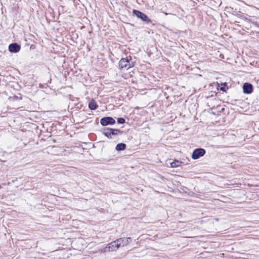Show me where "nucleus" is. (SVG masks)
Segmentation results:
<instances>
[{
    "mask_svg": "<svg viewBox=\"0 0 259 259\" xmlns=\"http://www.w3.org/2000/svg\"><path fill=\"white\" fill-rule=\"evenodd\" d=\"M102 133L108 138L112 139L114 136L122 134L123 131L118 129L107 127L104 128Z\"/></svg>",
    "mask_w": 259,
    "mask_h": 259,
    "instance_id": "obj_1",
    "label": "nucleus"
},
{
    "mask_svg": "<svg viewBox=\"0 0 259 259\" xmlns=\"http://www.w3.org/2000/svg\"><path fill=\"white\" fill-rule=\"evenodd\" d=\"M134 66L133 62L131 61V58L128 59L127 57L122 58L119 62V67L120 69L123 68H130Z\"/></svg>",
    "mask_w": 259,
    "mask_h": 259,
    "instance_id": "obj_2",
    "label": "nucleus"
},
{
    "mask_svg": "<svg viewBox=\"0 0 259 259\" xmlns=\"http://www.w3.org/2000/svg\"><path fill=\"white\" fill-rule=\"evenodd\" d=\"M206 151L202 148L195 149L192 154L191 157L194 160H196L205 155Z\"/></svg>",
    "mask_w": 259,
    "mask_h": 259,
    "instance_id": "obj_3",
    "label": "nucleus"
},
{
    "mask_svg": "<svg viewBox=\"0 0 259 259\" xmlns=\"http://www.w3.org/2000/svg\"><path fill=\"white\" fill-rule=\"evenodd\" d=\"M133 13L134 15H135L138 18L140 19L143 22H145L148 23L151 22V19H149L146 14L139 10H133Z\"/></svg>",
    "mask_w": 259,
    "mask_h": 259,
    "instance_id": "obj_4",
    "label": "nucleus"
},
{
    "mask_svg": "<svg viewBox=\"0 0 259 259\" xmlns=\"http://www.w3.org/2000/svg\"><path fill=\"white\" fill-rule=\"evenodd\" d=\"M100 123L102 126L113 125L115 123V120L112 117L106 116L101 119Z\"/></svg>",
    "mask_w": 259,
    "mask_h": 259,
    "instance_id": "obj_5",
    "label": "nucleus"
},
{
    "mask_svg": "<svg viewBox=\"0 0 259 259\" xmlns=\"http://www.w3.org/2000/svg\"><path fill=\"white\" fill-rule=\"evenodd\" d=\"M21 46L17 43H12L9 46V50L11 53H16L19 52Z\"/></svg>",
    "mask_w": 259,
    "mask_h": 259,
    "instance_id": "obj_6",
    "label": "nucleus"
},
{
    "mask_svg": "<svg viewBox=\"0 0 259 259\" xmlns=\"http://www.w3.org/2000/svg\"><path fill=\"white\" fill-rule=\"evenodd\" d=\"M253 85L249 83H244L243 85V93L246 94H250L253 92Z\"/></svg>",
    "mask_w": 259,
    "mask_h": 259,
    "instance_id": "obj_7",
    "label": "nucleus"
},
{
    "mask_svg": "<svg viewBox=\"0 0 259 259\" xmlns=\"http://www.w3.org/2000/svg\"><path fill=\"white\" fill-rule=\"evenodd\" d=\"M117 239L121 240V242H119L121 246H126L130 242L132 241V238L131 237L120 238H119V239Z\"/></svg>",
    "mask_w": 259,
    "mask_h": 259,
    "instance_id": "obj_8",
    "label": "nucleus"
},
{
    "mask_svg": "<svg viewBox=\"0 0 259 259\" xmlns=\"http://www.w3.org/2000/svg\"><path fill=\"white\" fill-rule=\"evenodd\" d=\"M126 144L124 143H119L115 147V149L118 151H123L126 149Z\"/></svg>",
    "mask_w": 259,
    "mask_h": 259,
    "instance_id": "obj_9",
    "label": "nucleus"
},
{
    "mask_svg": "<svg viewBox=\"0 0 259 259\" xmlns=\"http://www.w3.org/2000/svg\"><path fill=\"white\" fill-rule=\"evenodd\" d=\"M98 105L95 100H92L89 104V108L92 110H96Z\"/></svg>",
    "mask_w": 259,
    "mask_h": 259,
    "instance_id": "obj_10",
    "label": "nucleus"
},
{
    "mask_svg": "<svg viewBox=\"0 0 259 259\" xmlns=\"http://www.w3.org/2000/svg\"><path fill=\"white\" fill-rule=\"evenodd\" d=\"M235 16L246 21L251 22V20L247 18L244 14H242L240 11H239L238 13H237L236 14H235Z\"/></svg>",
    "mask_w": 259,
    "mask_h": 259,
    "instance_id": "obj_11",
    "label": "nucleus"
},
{
    "mask_svg": "<svg viewBox=\"0 0 259 259\" xmlns=\"http://www.w3.org/2000/svg\"><path fill=\"white\" fill-rule=\"evenodd\" d=\"M120 242H121L120 240L116 239V240L111 242V243L113 244V246L114 247V248L116 249H117L121 246L119 243Z\"/></svg>",
    "mask_w": 259,
    "mask_h": 259,
    "instance_id": "obj_12",
    "label": "nucleus"
},
{
    "mask_svg": "<svg viewBox=\"0 0 259 259\" xmlns=\"http://www.w3.org/2000/svg\"><path fill=\"white\" fill-rule=\"evenodd\" d=\"M182 163V162L179 161V160H174L173 162L170 163L171 167H177L179 166Z\"/></svg>",
    "mask_w": 259,
    "mask_h": 259,
    "instance_id": "obj_13",
    "label": "nucleus"
},
{
    "mask_svg": "<svg viewBox=\"0 0 259 259\" xmlns=\"http://www.w3.org/2000/svg\"><path fill=\"white\" fill-rule=\"evenodd\" d=\"M105 249L106 250H108L109 251H112L116 250L113 246V244L111 243V242L108 244L107 247L105 248Z\"/></svg>",
    "mask_w": 259,
    "mask_h": 259,
    "instance_id": "obj_14",
    "label": "nucleus"
},
{
    "mask_svg": "<svg viewBox=\"0 0 259 259\" xmlns=\"http://www.w3.org/2000/svg\"><path fill=\"white\" fill-rule=\"evenodd\" d=\"M228 89V87L226 83H224L221 84V87H220V90L223 92H226Z\"/></svg>",
    "mask_w": 259,
    "mask_h": 259,
    "instance_id": "obj_15",
    "label": "nucleus"
},
{
    "mask_svg": "<svg viewBox=\"0 0 259 259\" xmlns=\"http://www.w3.org/2000/svg\"><path fill=\"white\" fill-rule=\"evenodd\" d=\"M125 120L122 117H119L117 118V122L119 124H123L125 123Z\"/></svg>",
    "mask_w": 259,
    "mask_h": 259,
    "instance_id": "obj_16",
    "label": "nucleus"
},
{
    "mask_svg": "<svg viewBox=\"0 0 259 259\" xmlns=\"http://www.w3.org/2000/svg\"><path fill=\"white\" fill-rule=\"evenodd\" d=\"M254 24H255V26H256L257 27H258L259 28V24L256 22H255Z\"/></svg>",
    "mask_w": 259,
    "mask_h": 259,
    "instance_id": "obj_17",
    "label": "nucleus"
},
{
    "mask_svg": "<svg viewBox=\"0 0 259 259\" xmlns=\"http://www.w3.org/2000/svg\"><path fill=\"white\" fill-rule=\"evenodd\" d=\"M237 13H238V12H237L236 11H234L233 12V14L235 15V14H236Z\"/></svg>",
    "mask_w": 259,
    "mask_h": 259,
    "instance_id": "obj_18",
    "label": "nucleus"
},
{
    "mask_svg": "<svg viewBox=\"0 0 259 259\" xmlns=\"http://www.w3.org/2000/svg\"><path fill=\"white\" fill-rule=\"evenodd\" d=\"M14 98L15 99H18V96H15L14 97Z\"/></svg>",
    "mask_w": 259,
    "mask_h": 259,
    "instance_id": "obj_19",
    "label": "nucleus"
}]
</instances>
